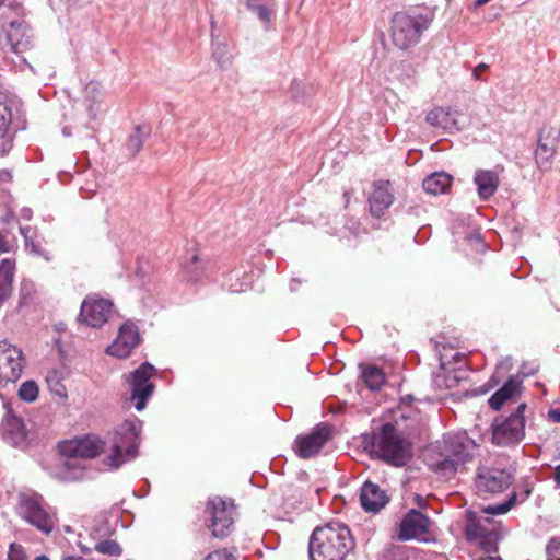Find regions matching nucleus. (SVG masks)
<instances>
[{
    "label": "nucleus",
    "instance_id": "nucleus-1",
    "mask_svg": "<svg viewBox=\"0 0 560 560\" xmlns=\"http://www.w3.org/2000/svg\"><path fill=\"white\" fill-rule=\"evenodd\" d=\"M372 456L394 467L406 466L412 457V444L396 422H384L377 432L364 435Z\"/></svg>",
    "mask_w": 560,
    "mask_h": 560
},
{
    "label": "nucleus",
    "instance_id": "nucleus-2",
    "mask_svg": "<svg viewBox=\"0 0 560 560\" xmlns=\"http://www.w3.org/2000/svg\"><path fill=\"white\" fill-rule=\"evenodd\" d=\"M355 547L350 528L340 522L317 526L308 539L310 560H346Z\"/></svg>",
    "mask_w": 560,
    "mask_h": 560
},
{
    "label": "nucleus",
    "instance_id": "nucleus-3",
    "mask_svg": "<svg viewBox=\"0 0 560 560\" xmlns=\"http://www.w3.org/2000/svg\"><path fill=\"white\" fill-rule=\"evenodd\" d=\"M142 427L143 422L133 416L114 428L110 434L112 453L106 457L110 468L118 469L139 455Z\"/></svg>",
    "mask_w": 560,
    "mask_h": 560
},
{
    "label": "nucleus",
    "instance_id": "nucleus-4",
    "mask_svg": "<svg viewBox=\"0 0 560 560\" xmlns=\"http://www.w3.org/2000/svg\"><path fill=\"white\" fill-rule=\"evenodd\" d=\"M433 19L434 12L429 9L396 12L390 21V36L394 45L399 49H408L417 45Z\"/></svg>",
    "mask_w": 560,
    "mask_h": 560
},
{
    "label": "nucleus",
    "instance_id": "nucleus-5",
    "mask_svg": "<svg viewBox=\"0 0 560 560\" xmlns=\"http://www.w3.org/2000/svg\"><path fill=\"white\" fill-rule=\"evenodd\" d=\"M464 537L486 553H497L499 541L503 538L500 521L483 515L478 511L467 510L465 513Z\"/></svg>",
    "mask_w": 560,
    "mask_h": 560
},
{
    "label": "nucleus",
    "instance_id": "nucleus-6",
    "mask_svg": "<svg viewBox=\"0 0 560 560\" xmlns=\"http://www.w3.org/2000/svg\"><path fill=\"white\" fill-rule=\"evenodd\" d=\"M525 402L520 404L509 416H497L491 423L492 443L501 447L518 445L525 438Z\"/></svg>",
    "mask_w": 560,
    "mask_h": 560
},
{
    "label": "nucleus",
    "instance_id": "nucleus-7",
    "mask_svg": "<svg viewBox=\"0 0 560 560\" xmlns=\"http://www.w3.org/2000/svg\"><path fill=\"white\" fill-rule=\"evenodd\" d=\"M15 509L20 517L39 532L47 535L55 528L54 514L46 509L44 498L37 492L19 493Z\"/></svg>",
    "mask_w": 560,
    "mask_h": 560
},
{
    "label": "nucleus",
    "instance_id": "nucleus-8",
    "mask_svg": "<svg viewBox=\"0 0 560 560\" xmlns=\"http://www.w3.org/2000/svg\"><path fill=\"white\" fill-rule=\"evenodd\" d=\"M515 469L502 466H479L474 485L479 495L495 494L505 491L514 480Z\"/></svg>",
    "mask_w": 560,
    "mask_h": 560
},
{
    "label": "nucleus",
    "instance_id": "nucleus-9",
    "mask_svg": "<svg viewBox=\"0 0 560 560\" xmlns=\"http://www.w3.org/2000/svg\"><path fill=\"white\" fill-rule=\"evenodd\" d=\"M206 513L209 514V528L213 537L223 539L231 534L235 514L232 501L228 502L220 497H214L208 501Z\"/></svg>",
    "mask_w": 560,
    "mask_h": 560
},
{
    "label": "nucleus",
    "instance_id": "nucleus-10",
    "mask_svg": "<svg viewBox=\"0 0 560 560\" xmlns=\"http://www.w3.org/2000/svg\"><path fill=\"white\" fill-rule=\"evenodd\" d=\"M454 362L447 361L446 354H440V372L434 375L433 383L438 388L452 389L466 380V359L459 352L452 354Z\"/></svg>",
    "mask_w": 560,
    "mask_h": 560
},
{
    "label": "nucleus",
    "instance_id": "nucleus-11",
    "mask_svg": "<svg viewBox=\"0 0 560 560\" xmlns=\"http://www.w3.org/2000/svg\"><path fill=\"white\" fill-rule=\"evenodd\" d=\"M154 373L155 368L149 362H143L131 373V399L136 400L135 408L138 411L145 408L154 392L155 386L150 381Z\"/></svg>",
    "mask_w": 560,
    "mask_h": 560
},
{
    "label": "nucleus",
    "instance_id": "nucleus-12",
    "mask_svg": "<svg viewBox=\"0 0 560 560\" xmlns=\"http://www.w3.org/2000/svg\"><path fill=\"white\" fill-rule=\"evenodd\" d=\"M3 48L21 55L33 46L34 34L24 20H13L2 25Z\"/></svg>",
    "mask_w": 560,
    "mask_h": 560
},
{
    "label": "nucleus",
    "instance_id": "nucleus-13",
    "mask_svg": "<svg viewBox=\"0 0 560 560\" xmlns=\"http://www.w3.org/2000/svg\"><path fill=\"white\" fill-rule=\"evenodd\" d=\"M12 104L8 95L0 92V156L12 149L16 131L24 128L22 126L15 127Z\"/></svg>",
    "mask_w": 560,
    "mask_h": 560
},
{
    "label": "nucleus",
    "instance_id": "nucleus-14",
    "mask_svg": "<svg viewBox=\"0 0 560 560\" xmlns=\"http://www.w3.org/2000/svg\"><path fill=\"white\" fill-rule=\"evenodd\" d=\"M560 130L552 126H542L538 133L535 160L539 168L548 170L555 156Z\"/></svg>",
    "mask_w": 560,
    "mask_h": 560
},
{
    "label": "nucleus",
    "instance_id": "nucleus-15",
    "mask_svg": "<svg viewBox=\"0 0 560 560\" xmlns=\"http://www.w3.org/2000/svg\"><path fill=\"white\" fill-rule=\"evenodd\" d=\"M104 441L97 435L90 434L84 438L65 442L59 445L60 453L67 457L94 458L104 451Z\"/></svg>",
    "mask_w": 560,
    "mask_h": 560
},
{
    "label": "nucleus",
    "instance_id": "nucleus-16",
    "mask_svg": "<svg viewBox=\"0 0 560 560\" xmlns=\"http://www.w3.org/2000/svg\"><path fill=\"white\" fill-rule=\"evenodd\" d=\"M112 307L109 300L88 296L81 304L78 319L90 327H101L107 322Z\"/></svg>",
    "mask_w": 560,
    "mask_h": 560
},
{
    "label": "nucleus",
    "instance_id": "nucleus-17",
    "mask_svg": "<svg viewBox=\"0 0 560 560\" xmlns=\"http://www.w3.org/2000/svg\"><path fill=\"white\" fill-rule=\"evenodd\" d=\"M330 438V430L327 424H317L306 434L295 440L296 454L301 458L315 456Z\"/></svg>",
    "mask_w": 560,
    "mask_h": 560
},
{
    "label": "nucleus",
    "instance_id": "nucleus-18",
    "mask_svg": "<svg viewBox=\"0 0 560 560\" xmlns=\"http://www.w3.org/2000/svg\"><path fill=\"white\" fill-rule=\"evenodd\" d=\"M140 343L138 327L131 322H125L118 330L114 342L107 347L106 353L116 358H127L131 350Z\"/></svg>",
    "mask_w": 560,
    "mask_h": 560
},
{
    "label": "nucleus",
    "instance_id": "nucleus-19",
    "mask_svg": "<svg viewBox=\"0 0 560 560\" xmlns=\"http://www.w3.org/2000/svg\"><path fill=\"white\" fill-rule=\"evenodd\" d=\"M475 446V442L465 433H447L443 438L441 452L445 454L446 457H450L463 465L471 458V450Z\"/></svg>",
    "mask_w": 560,
    "mask_h": 560
},
{
    "label": "nucleus",
    "instance_id": "nucleus-20",
    "mask_svg": "<svg viewBox=\"0 0 560 560\" xmlns=\"http://www.w3.org/2000/svg\"><path fill=\"white\" fill-rule=\"evenodd\" d=\"M430 518L417 509H410L399 524L398 540L409 541L429 530Z\"/></svg>",
    "mask_w": 560,
    "mask_h": 560
},
{
    "label": "nucleus",
    "instance_id": "nucleus-21",
    "mask_svg": "<svg viewBox=\"0 0 560 560\" xmlns=\"http://www.w3.org/2000/svg\"><path fill=\"white\" fill-rule=\"evenodd\" d=\"M360 503L368 513H378L389 502V495L386 490L381 489L377 483L366 480L360 490Z\"/></svg>",
    "mask_w": 560,
    "mask_h": 560
},
{
    "label": "nucleus",
    "instance_id": "nucleus-22",
    "mask_svg": "<svg viewBox=\"0 0 560 560\" xmlns=\"http://www.w3.org/2000/svg\"><path fill=\"white\" fill-rule=\"evenodd\" d=\"M370 213L380 219L394 202V195L388 180H377L373 184V191L368 199Z\"/></svg>",
    "mask_w": 560,
    "mask_h": 560
},
{
    "label": "nucleus",
    "instance_id": "nucleus-23",
    "mask_svg": "<svg viewBox=\"0 0 560 560\" xmlns=\"http://www.w3.org/2000/svg\"><path fill=\"white\" fill-rule=\"evenodd\" d=\"M23 352L18 348L5 349L3 351V363H0V385L4 386L8 383L16 382L22 374Z\"/></svg>",
    "mask_w": 560,
    "mask_h": 560
},
{
    "label": "nucleus",
    "instance_id": "nucleus-24",
    "mask_svg": "<svg viewBox=\"0 0 560 560\" xmlns=\"http://www.w3.org/2000/svg\"><path fill=\"white\" fill-rule=\"evenodd\" d=\"M523 380L518 375H510L502 386L492 394L488 404L492 410H500L503 405L521 395Z\"/></svg>",
    "mask_w": 560,
    "mask_h": 560
},
{
    "label": "nucleus",
    "instance_id": "nucleus-25",
    "mask_svg": "<svg viewBox=\"0 0 560 560\" xmlns=\"http://www.w3.org/2000/svg\"><path fill=\"white\" fill-rule=\"evenodd\" d=\"M457 113L447 107H435L430 110L425 116V121L434 128H441L446 132H454L460 130Z\"/></svg>",
    "mask_w": 560,
    "mask_h": 560
},
{
    "label": "nucleus",
    "instance_id": "nucleus-26",
    "mask_svg": "<svg viewBox=\"0 0 560 560\" xmlns=\"http://www.w3.org/2000/svg\"><path fill=\"white\" fill-rule=\"evenodd\" d=\"M3 439L13 446H20L26 440V429L22 418L8 412L2 424Z\"/></svg>",
    "mask_w": 560,
    "mask_h": 560
},
{
    "label": "nucleus",
    "instance_id": "nucleus-27",
    "mask_svg": "<svg viewBox=\"0 0 560 560\" xmlns=\"http://www.w3.org/2000/svg\"><path fill=\"white\" fill-rule=\"evenodd\" d=\"M478 196L481 200H488L494 195L499 186L497 172L490 170H478L474 175Z\"/></svg>",
    "mask_w": 560,
    "mask_h": 560
},
{
    "label": "nucleus",
    "instance_id": "nucleus-28",
    "mask_svg": "<svg viewBox=\"0 0 560 560\" xmlns=\"http://www.w3.org/2000/svg\"><path fill=\"white\" fill-rule=\"evenodd\" d=\"M15 261L4 258L0 261V308L9 300L13 291Z\"/></svg>",
    "mask_w": 560,
    "mask_h": 560
},
{
    "label": "nucleus",
    "instance_id": "nucleus-29",
    "mask_svg": "<svg viewBox=\"0 0 560 560\" xmlns=\"http://www.w3.org/2000/svg\"><path fill=\"white\" fill-rule=\"evenodd\" d=\"M452 180L453 177L450 174L443 171L434 172L423 179L422 187L425 192L438 196L445 194L450 189Z\"/></svg>",
    "mask_w": 560,
    "mask_h": 560
},
{
    "label": "nucleus",
    "instance_id": "nucleus-30",
    "mask_svg": "<svg viewBox=\"0 0 560 560\" xmlns=\"http://www.w3.org/2000/svg\"><path fill=\"white\" fill-rule=\"evenodd\" d=\"M359 368L361 370V378L369 389L376 392L383 387L386 376L381 368L363 363H360Z\"/></svg>",
    "mask_w": 560,
    "mask_h": 560
},
{
    "label": "nucleus",
    "instance_id": "nucleus-31",
    "mask_svg": "<svg viewBox=\"0 0 560 560\" xmlns=\"http://www.w3.org/2000/svg\"><path fill=\"white\" fill-rule=\"evenodd\" d=\"M84 96L89 116L94 120L100 110V102L102 97L101 84L96 81L89 82L84 88Z\"/></svg>",
    "mask_w": 560,
    "mask_h": 560
},
{
    "label": "nucleus",
    "instance_id": "nucleus-32",
    "mask_svg": "<svg viewBox=\"0 0 560 560\" xmlns=\"http://www.w3.org/2000/svg\"><path fill=\"white\" fill-rule=\"evenodd\" d=\"M513 366L512 358L506 357L503 360H501L497 366L494 373L491 375L489 381L478 389L477 394H486L489 390L493 389L495 386H498L505 375L510 372V370Z\"/></svg>",
    "mask_w": 560,
    "mask_h": 560
},
{
    "label": "nucleus",
    "instance_id": "nucleus-33",
    "mask_svg": "<svg viewBox=\"0 0 560 560\" xmlns=\"http://www.w3.org/2000/svg\"><path fill=\"white\" fill-rule=\"evenodd\" d=\"M150 131L147 126L138 125L135 127L126 142V149L130 155L135 156L142 149L144 139L150 135Z\"/></svg>",
    "mask_w": 560,
    "mask_h": 560
},
{
    "label": "nucleus",
    "instance_id": "nucleus-34",
    "mask_svg": "<svg viewBox=\"0 0 560 560\" xmlns=\"http://www.w3.org/2000/svg\"><path fill=\"white\" fill-rule=\"evenodd\" d=\"M459 465L460 464H458L456 460L446 457L445 454L441 452V457L431 466L434 472L445 479H450L456 474Z\"/></svg>",
    "mask_w": 560,
    "mask_h": 560
},
{
    "label": "nucleus",
    "instance_id": "nucleus-35",
    "mask_svg": "<svg viewBox=\"0 0 560 560\" xmlns=\"http://www.w3.org/2000/svg\"><path fill=\"white\" fill-rule=\"evenodd\" d=\"M250 12L255 13L258 20L262 23L264 30L269 31L271 22L276 15L277 4H262L247 8Z\"/></svg>",
    "mask_w": 560,
    "mask_h": 560
},
{
    "label": "nucleus",
    "instance_id": "nucleus-36",
    "mask_svg": "<svg viewBox=\"0 0 560 560\" xmlns=\"http://www.w3.org/2000/svg\"><path fill=\"white\" fill-rule=\"evenodd\" d=\"M516 499H517L516 493L513 492L503 502L498 503V504L487 505V506L482 508L479 511V513L487 515V516L503 515V514L508 513L514 506V504L516 503Z\"/></svg>",
    "mask_w": 560,
    "mask_h": 560
},
{
    "label": "nucleus",
    "instance_id": "nucleus-37",
    "mask_svg": "<svg viewBox=\"0 0 560 560\" xmlns=\"http://www.w3.org/2000/svg\"><path fill=\"white\" fill-rule=\"evenodd\" d=\"M46 383L50 393L59 398H67V389L62 384L60 374L57 371H51L46 376Z\"/></svg>",
    "mask_w": 560,
    "mask_h": 560
},
{
    "label": "nucleus",
    "instance_id": "nucleus-38",
    "mask_svg": "<svg viewBox=\"0 0 560 560\" xmlns=\"http://www.w3.org/2000/svg\"><path fill=\"white\" fill-rule=\"evenodd\" d=\"M94 550L109 557H118L122 553L120 545L113 539L100 540L94 545Z\"/></svg>",
    "mask_w": 560,
    "mask_h": 560
},
{
    "label": "nucleus",
    "instance_id": "nucleus-39",
    "mask_svg": "<svg viewBox=\"0 0 560 560\" xmlns=\"http://www.w3.org/2000/svg\"><path fill=\"white\" fill-rule=\"evenodd\" d=\"M184 270L191 281H198L203 275V266L199 261L197 254H194L188 261L184 264Z\"/></svg>",
    "mask_w": 560,
    "mask_h": 560
},
{
    "label": "nucleus",
    "instance_id": "nucleus-40",
    "mask_svg": "<svg viewBox=\"0 0 560 560\" xmlns=\"http://www.w3.org/2000/svg\"><path fill=\"white\" fill-rule=\"evenodd\" d=\"M19 397L26 402H33L38 397V386L35 381L28 380L22 383L19 389Z\"/></svg>",
    "mask_w": 560,
    "mask_h": 560
},
{
    "label": "nucleus",
    "instance_id": "nucleus-41",
    "mask_svg": "<svg viewBox=\"0 0 560 560\" xmlns=\"http://www.w3.org/2000/svg\"><path fill=\"white\" fill-rule=\"evenodd\" d=\"M35 292V283L32 280L23 279L20 285V305L30 303Z\"/></svg>",
    "mask_w": 560,
    "mask_h": 560
},
{
    "label": "nucleus",
    "instance_id": "nucleus-42",
    "mask_svg": "<svg viewBox=\"0 0 560 560\" xmlns=\"http://www.w3.org/2000/svg\"><path fill=\"white\" fill-rule=\"evenodd\" d=\"M24 245H25V249L30 254L35 255V256H40L46 261H50L51 258L49 256V253L43 248L40 243L35 242L33 238H26V243Z\"/></svg>",
    "mask_w": 560,
    "mask_h": 560
},
{
    "label": "nucleus",
    "instance_id": "nucleus-43",
    "mask_svg": "<svg viewBox=\"0 0 560 560\" xmlns=\"http://www.w3.org/2000/svg\"><path fill=\"white\" fill-rule=\"evenodd\" d=\"M203 560H237L235 550L218 549L210 552Z\"/></svg>",
    "mask_w": 560,
    "mask_h": 560
},
{
    "label": "nucleus",
    "instance_id": "nucleus-44",
    "mask_svg": "<svg viewBox=\"0 0 560 560\" xmlns=\"http://www.w3.org/2000/svg\"><path fill=\"white\" fill-rule=\"evenodd\" d=\"M547 560H560V538H552L546 548Z\"/></svg>",
    "mask_w": 560,
    "mask_h": 560
},
{
    "label": "nucleus",
    "instance_id": "nucleus-45",
    "mask_svg": "<svg viewBox=\"0 0 560 560\" xmlns=\"http://www.w3.org/2000/svg\"><path fill=\"white\" fill-rule=\"evenodd\" d=\"M538 371V366L528 365L527 363H523L520 368V371L516 375H518L523 381L525 377L536 374Z\"/></svg>",
    "mask_w": 560,
    "mask_h": 560
},
{
    "label": "nucleus",
    "instance_id": "nucleus-46",
    "mask_svg": "<svg viewBox=\"0 0 560 560\" xmlns=\"http://www.w3.org/2000/svg\"><path fill=\"white\" fill-rule=\"evenodd\" d=\"M8 560H26L25 555L21 550H15V545H10V553Z\"/></svg>",
    "mask_w": 560,
    "mask_h": 560
},
{
    "label": "nucleus",
    "instance_id": "nucleus-47",
    "mask_svg": "<svg viewBox=\"0 0 560 560\" xmlns=\"http://www.w3.org/2000/svg\"><path fill=\"white\" fill-rule=\"evenodd\" d=\"M467 241H469L470 243H476L480 248H485L486 247V244L483 243L480 234L478 233H469L467 236H466Z\"/></svg>",
    "mask_w": 560,
    "mask_h": 560
},
{
    "label": "nucleus",
    "instance_id": "nucleus-48",
    "mask_svg": "<svg viewBox=\"0 0 560 560\" xmlns=\"http://www.w3.org/2000/svg\"><path fill=\"white\" fill-rule=\"evenodd\" d=\"M548 418L553 423H560V402H559V407L550 408L548 410Z\"/></svg>",
    "mask_w": 560,
    "mask_h": 560
},
{
    "label": "nucleus",
    "instance_id": "nucleus-49",
    "mask_svg": "<svg viewBox=\"0 0 560 560\" xmlns=\"http://www.w3.org/2000/svg\"><path fill=\"white\" fill-rule=\"evenodd\" d=\"M220 46L215 48L213 51V57L215 58L217 62L220 65V67H225L229 60L224 58L223 52H220Z\"/></svg>",
    "mask_w": 560,
    "mask_h": 560
},
{
    "label": "nucleus",
    "instance_id": "nucleus-50",
    "mask_svg": "<svg viewBox=\"0 0 560 560\" xmlns=\"http://www.w3.org/2000/svg\"><path fill=\"white\" fill-rule=\"evenodd\" d=\"M489 66L485 62H480L475 69L472 70V77L476 80H480V73L488 70Z\"/></svg>",
    "mask_w": 560,
    "mask_h": 560
},
{
    "label": "nucleus",
    "instance_id": "nucleus-51",
    "mask_svg": "<svg viewBox=\"0 0 560 560\" xmlns=\"http://www.w3.org/2000/svg\"><path fill=\"white\" fill-rule=\"evenodd\" d=\"M276 3V0H246L245 5L246 8L255 7V5H262V4H271Z\"/></svg>",
    "mask_w": 560,
    "mask_h": 560
},
{
    "label": "nucleus",
    "instance_id": "nucleus-52",
    "mask_svg": "<svg viewBox=\"0 0 560 560\" xmlns=\"http://www.w3.org/2000/svg\"><path fill=\"white\" fill-rule=\"evenodd\" d=\"M20 217L25 220V221H30L33 217V211L31 208L28 207H24L21 209L20 211Z\"/></svg>",
    "mask_w": 560,
    "mask_h": 560
},
{
    "label": "nucleus",
    "instance_id": "nucleus-53",
    "mask_svg": "<svg viewBox=\"0 0 560 560\" xmlns=\"http://www.w3.org/2000/svg\"><path fill=\"white\" fill-rule=\"evenodd\" d=\"M79 0H59V4L66 10H70L78 4Z\"/></svg>",
    "mask_w": 560,
    "mask_h": 560
},
{
    "label": "nucleus",
    "instance_id": "nucleus-54",
    "mask_svg": "<svg viewBox=\"0 0 560 560\" xmlns=\"http://www.w3.org/2000/svg\"><path fill=\"white\" fill-rule=\"evenodd\" d=\"M10 252L9 242L0 234V253Z\"/></svg>",
    "mask_w": 560,
    "mask_h": 560
},
{
    "label": "nucleus",
    "instance_id": "nucleus-55",
    "mask_svg": "<svg viewBox=\"0 0 560 560\" xmlns=\"http://www.w3.org/2000/svg\"><path fill=\"white\" fill-rule=\"evenodd\" d=\"M30 232H31V226L26 225V226H20V234L23 236L24 238V244L26 243V238H32L30 236Z\"/></svg>",
    "mask_w": 560,
    "mask_h": 560
},
{
    "label": "nucleus",
    "instance_id": "nucleus-56",
    "mask_svg": "<svg viewBox=\"0 0 560 560\" xmlns=\"http://www.w3.org/2000/svg\"><path fill=\"white\" fill-rule=\"evenodd\" d=\"M11 178H12V175H11L10 171L2 170L0 172V180H11Z\"/></svg>",
    "mask_w": 560,
    "mask_h": 560
},
{
    "label": "nucleus",
    "instance_id": "nucleus-57",
    "mask_svg": "<svg viewBox=\"0 0 560 560\" xmlns=\"http://www.w3.org/2000/svg\"><path fill=\"white\" fill-rule=\"evenodd\" d=\"M553 479L558 487H560V464L556 466L555 468V476Z\"/></svg>",
    "mask_w": 560,
    "mask_h": 560
},
{
    "label": "nucleus",
    "instance_id": "nucleus-58",
    "mask_svg": "<svg viewBox=\"0 0 560 560\" xmlns=\"http://www.w3.org/2000/svg\"><path fill=\"white\" fill-rule=\"evenodd\" d=\"M62 560H85V559L81 556H63Z\"/></svg>",
    "mask_w": 560,
    "mask_h": 560
},
{
    "label": "nucleus",
    "instance_id": "nucleus-59",
    "mask_svg": "<svg viewBox=\"0 0 560 560\" xmlns=\"http://www.w3.org/2000/svg\"><path fill=\"white\" fill-rule=\"evenodd\" d=\"M62 135L65 137H70L72 135V130H71V127L70 126H65L62 128Z\"/></svg>",
    "mask_w": 560,
    "mask_h": 560
},
{
    "label": "nucleus",
    "instance_id": "nucleus-60",
    "mask_svg": "<svg viewBox=\"0 0 560 560\" xmlns=\"http://www.w3.org/2000/svg\"><path fill=\"white\" fill-rule=\"evenodd\" d=\"M489 556L481 558L480 560H502L500 556H491L492 553H488Z\"/></svg>",
    "mask_w": 560,
    "mask_h": 560
},
{
    "label": "nucleus",
    "instance_id": "nucleus-61",
    "mask_svg": "<svg viewBox=\"0 0 560 560\" xmlns=\"http://www.w3.org/2000/svg\"><path fill=\"white\" fill-rule=\"evenodd\" d=\"M491 0H476L475 1V8H479L485 5L486 3L490 2Z\"/></svg>",
    "mask_w": 560,
    "mask_h": 560
},
{
    "label": "nucleus",
    "instance_id": "nucleus-62",
    "mask_svg": "<svg viewBox=\"0 0 560 560\" xmlns=\"http://www.w3.org/2000/svg\"><path fill=\"white\" fill-rule=\"evenodd\" d=\"M298 289V281L296 280H292L291 283H290V290L291 291H296Z\"/></svg>",
    "mask_w": 560,
    "mask_h": 560
},
{
    "label": "nucleus",
    "instance_id": "nucleus-63",
    "mask_svg": "<svg viewBox=\"0 0 560 560\" xmlns=\"http://www.w3.org/2000/svg\"><path fill=\"white\" fill-rule=\"evenodd\" d=\"M80 547V550L83 552V553H89L91 551V548L84 546V545H79Z\"/></svg>",
    "mask_w": 560,
    "mask_h": 560
},
{
    "label": "nucleus",
    "instance_id": "nucleus-64",
    "mask_svg": "<svg viewBox=\"0 0 560 560\" xmlns=\"http://www.w3.org/2000/svg\"><path fill=\"white\" fill-rule=\"evenodd\" d=\"M34 560H49V558L46 557L45 555H42V556L36 557Z\"/></svg>",
    "mask_w": 560,
    "mask_h": 560
}]
</instances>
